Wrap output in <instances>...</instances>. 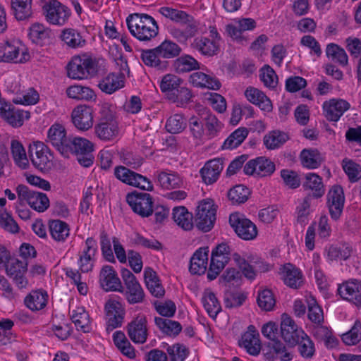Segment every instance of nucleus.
Masks as SVG:
<instances>
[{
    "label": "nucleus",
    "mask_w": 361,
    "mask_h": 361,
    "mask_svg": "<svg viewBox=\"0 0 361 361\" xmlns=\"http://www.w3.org/2000/svg\"><path fill=\"white\" fill-rule=\"evenodd\" d=\"M126 23L131 35L140 41H150L159 32L156 20L147 14H130L126 18Z\"/></svg>",
    "instance_id": "nucleus-1"
},
{
    "label": "nucleus",
    "mask_w": 361,
    "mask_h": 361,
    "mask_svg": "<svg viewBox=\"0 0 361 361\" xmlns=\"http://www.w3.org/2000/svg\"><path fill=\"white\" fill-rule=\"evenodd\" d=\"M93 144L88 140L80 137H68L63 154L68 157L69 154L77 155L80 165L89 167L93 164L94 157L92 154Z\"/></svg>",
    "instance_id": "nucleus-2"
},
{
    "label": "nucleus",
    "mask_w": 361,
    "mask_h": 361,
    "mask_svg": "<svg viewBox=\"0 0 361 361\" xmlns=\"http://www.w3.org/2000/svg\"><path fill=\"white\" fill-rule=\"evenodd\" d=\"M97 71L96 59L87 55L75 56L67 65V75L74 80L91 78L95 75Z\"/></svg>",
    "instance_id": "nucleus-3"
},
{
    "label": "nucleus",
    "mask_w": 361,
    "mask_h": 361,
    "mask_svg": "<svg viewBox=\"0 0 361 361\" xmlns=\"http://www.w3.org/2000/svg\"><path fill=\"white\" fill-rule=\"evenodd\" d=\"M98 123L94 127L97 136L102 140H112L118 135L119 129L113 111L106 104L99 111Z\"/></svg>",
    "instance_id": "nucleus-4"
},
{
    "label": "nucleus",
    "mask_w": 361,
    "mask_h": 361,
    "mask_svg": "<svg viewBox=\"0 0 361 361\" xmlns=\"http://www.w3.org/2000/svg\"><path fill=\"white\" fill-rule=\"evenodd\" d=\"M262 335L270 340L268 347L273 350L275 354L268 355V358H278L281 361H291L293 354L289 352L284 344L278 340L279 328L278 325L274 322H269L264 324L261 329Z\"/></svg>",
    "instance_id": "nucleus-5"
},
{
    "label": "nucleus",
    "mask_w": 361,
    "mask_h": 361,
    "mask_svg": "<svg viewBox=\"0 0 361 361\" xmlns=\"http://www.w3.org/2000/svg\"><path fill=\"white\" fill-rule=\"evenodd\" d=\"M16 191L20 206L27 203L32 209L38 212H43L49 207V200L43 192L33 190L23 184L18 185Z\"/></svg>",
    "instance_id": "nucleus-6"
},
{
    "label": "nucleus",
    "mask_w": 361,
    "mask_h": 361,
    "mask_svg": "<svg viewBox=\"0 0 361 361\" xmlns=\"http://www.w3.org/2000/svg\"><path fill=\"white\" fill-rule=\"evenodd\" d=\"M121 277L124 283L122 293L130 305L143 302L145 294L135 275L130 270L122 269Z\"/></svg>",
    "instance_id": "nucleus-7"
},
{
    "label": "nucleus",
    "mask_w": 361,
    "mask_h": 361,
    "mask_svg": "<svg viewBox=\"0 0 361 361\" xmlns=\"http://www.w3.org/2000/svg\"><path fill=\"white\" fill-rule=\"evenodd\" d=\"M32 164L38 170L47 172L53 166V155L49 148L42 142H35L28 149Z\"/></svg>",
    "instance_id": "nucleus-8"
},
{
    "label": "nucleus",
    "mask_w": 361,
    "mask_h": 361,
    "mask_svg": "<svg viewBox=\"0 0 361 361\" xmlns=\"http://www.w3.org/2000/svg\"><path fill=\"white\" fill-rule=\"evenodd\" d=\"M231 248L227 243L219 244L212 250L207 279L214 280L225 267L231 257Z\"/></svg>",
    "instance_id": "nucleus-9"
},
{
    "label": "nucleus",
    "mask_w": 361,
    "mask_h": 361,
    "mask_svg": "<svg viewBox=\"0 0 361 361\" xmlns=\"http://www.w3.org/2000/svg\"><path fill=\"white\" fill-rule=\"evenodd\" d=\"M114 176L122 183L139 188L147 191L153 190L152 182L145 176L137 173L124 166H117L114 168Z\"/></svg>",
    "instance_id": "nucleus-10"
},
{
    "label": "nucleus",
    "mask_w": 361,
    "mask_h": 361,
    "mask_svg": "<svg viewBox=\"0 0 361 361\" xmlns=\"http://www.w3.org/2000/svg\"><path fill=\"white\" fill-rule=\"evenodd\" d=\"M229 224L237 235L244 240H252L257 236L256 225L240 213L231 214Z\"/></svg>",
    "instance_id": "nucleus-11"
},
{
    "label": "nucleus",
    "mask_w": 361,
    "mask_h": 361,
    "mask_svg": "<svg viewBox=\"0 0 361 361\" xmlns=\"http://www.w3.org/2000/svg\"><path fill=\"white\" fill-rule=\"evenodd\" d=\"M216 208L211 200H204L197 207L195 224L199 230L209 232L216 221Z\"/></svg>",
    "instance_id": "nucleus-12"
},
{
    "label": "nucleus",
    "mask_w": 361,
    "mask_h": 361,
    "mask_svg": "<svg viewBox=\"0 0 361 361\" xmlns=\"http://www.w3.org/2000/svg\"><path fill=\"white\" fill-rule=\"evenodd\" d=\"M126 201L132 210L142 217L153 214V198L147 192L134 191L126 195Z\"/></svg>",
    "instance_id": "nucleus-13"
},
{
    "label": "nucleus",
    "mask_w": 361,
    "mask_h": 361,
    "mask_svg": "<svg viewBox=\"0 0 361 361\" xmlns=\"http://www.w3.org/2000/svg\"><path fill=\"white\" fill-rule=\"evenodd\" d=\"M281 334L284 341L290 346L293 347L297 345L300 339L305 336V331L298 328L293 319L286 314L282 315L281 323Z\"/></svg>",
    "instance_id": "nucleus-14"
},
{
    "label": "nucleus",
    "mask_w": 361,
    "mask_h": 361,
    "mask_svg": "<svg viewBox=\"0 0 361 361\" xmlns=\"http://www.w3.org/2000/svg\"><path fill=\"white\" fill-rule=\"evenodd\" d=\"M47 20L53 25H63L70 16V10L57 0H51L43 6Z\"/></svg>",
    "instance_id": "nucleus-15"
},
{
    "label": "nucleus",
    "mask_w": 361,
    "mask_h": 361,
    "mask_svg": "<svg viewBox=\"0 0 361 361\" xmlns=\"http://www.w3.org/2000/svg\"><path fill=\"white\" fill-rule=\"evenodd\" d=\"M326 204L331 218L337 221L340 219L345 202V196L341 186L335 185L329 190L326 195Z\"/></svg>",
    "instance_id": "nucleus-16"
},
{
    "label": "nucleus",
    "mask_w": 361,
    "mask_h": 361,
    "mask_svg": "<svg viewBox=\"0 0 361 361\" xmlns=\"http://www.w3.org/2000/svg\"><path fill=\"white\" fill-rule=\"evenodd\" d=\"M6 271L8 276L18 288H25L28 284V281L25 276L27 271V262L25 259H11L10 262L6 265Z\"/></svg>",
    "instance_id": "nucleus-17"
},
{
    "label": "nucleus",
    "mask_w": 361,
    "mask_h": 361,
    "mask_svg": "<svg viewBox=\"0 0 361 361\" xmlns=\"http://www.w3.org/2000/svg\"><path fill=\"white\" fill-rule=\"evenodd\" d=\"M106 314V331H111L120 327L124 319L125 310L121 302L109 300L105 305Z\"/></svg>",
    "instance_id": "nucleus-18"
},
{
    "label": "nucleus",
    "mask_w": 361,
    "mask_h": 361,
    "mask_svg": "<svg viewBox=\"0 0 361 361\" xmlns=\"http://www.w3.org/2000/svg\"><path fill=\"white\" fill-rule=\"evenodd\" d=\"M147 321L145 316L139 315L127 326L129 338L135 343L142 344L146 342L148 336Z\"/></svg>",
    "instance_id": "nucleus-19"
},
{
    "label": "nucleus",
    "mask_w": 361,
    "mask_h": 361,
    "mask_svg": "<svg viewBox=\"0 0 361 361\" xmlns=\"http://www.w3.org/2000/svg\"><path fill=\"white\" fill-rule=\"evenodd\" d=\"M338 293L343 299L361 307V281L352 279L343 283L338 286Z\"/></svg>",
    "instance_id": "nucleus-20"
},
{
    "label": "nucleus",
    "mask_w": 361,
    "mask_h": 361,
    "mask_svg": "<svg viewBox=\"0 0 361 361\" xmlns=\"http://www.w3.org/2000/svg\"><path fill=\"white\" fill-rule=\"evenodd\" d=\"M239 345L243 348L251 355H258L261 350L259 334L253 325H250L247 330L241 336L238 341Z\"/></svg>",
    "instance_id": "nucleus-21"
},
{
    "label": "nucleus",
    "mask_w": 361,
    "mask_h": 361,
    "mask_svg": "<svg viewBox=\"0 0 361 361\" xmlns=\"http://www.w3.org/2000/svg\"><path fill=\"white\" fill-rule=\"evenodd\" d=\"M100 285L106 291H123V286L114 269L109 265L104 266L99 274Z\"/></svg>",
    "instance_id": "nucleus-22"
},
{
    "label": "nucleus",
    "mask_w": 361,
    "mask_h": 361,
    "mask_svg": "<svg viewBox=\"0 0 361 361\" xmlns=\"http://www.w3.org/2000/svg\"><path fill=\"white\" fill-rule=\"evenodd\" d=\"M75 126L80 130H87L93 125L92 109L87 105H79L72 112Z\"/></svg>",
    "instance_id": "nucleus-23"
},
{
    "label": "nucleus",
    "mask_w": 361,
    "mask_h": 361,
    "mask_svg": "<svg viewBox=\"0 0 361 361\" xmlns=\"http://www.w3.org/2000/svg\"><path fill=\"white\" fill-rule=\"evenodd\" d=\"M349 108V103L343 99H332L323 104L324 116L329 121H338Z\"/></svg>",
    "instance_id": "nucleus-24"
},
{
    "label": "nucleus",
    "mask_w": 361,
    "mask_h": 361,
    "mask_svg": "<svg viewBox=\"0 0 361 361\" xmlns=\"http://www.w3.org/2000/svg\"><path fill=\"white\" fill-rule=\"evenodd\" d=\"M208 247H200L192 255L190 261L189 271L195 275L204 274L207 270L208 262Z\"/></svg>",
    "instance_id": "nucleus-25"
},
{
    "label": "nucleus",
    "mask_w": 361,
    "mask_h": 361,
    "mask_svg": "<svg viewBox=\"0 0 361 361\" xmlns=\"http://www.w3.org/2000/svg\"><path fill=\"white\" fill-rule=\"evenodd\" d=\"M223 170V161L214 159L208 161L200 170L201 176L206 184H212L217 180Z\"/></svg>",
    "instance_id": "nucleus-26"
},
{
    "label": "nucleus",
    "mask_w": 361,
    "mask_h": 361,
    "mask_svg": "<svg viewBox=\"0 0 361 361\" xmlns=\"http://www.w3.org/2000/svg\"><path fill=\"white\" fill-rule=\"evenodd\" d=\"M18 54L19 48L8 42L0 46V62L14 61L15 63H23L30 58V55L25 52H23L20 58Z\"/></svg>",
    "instance_id": "nucleus-27"
},
{
    "label": "nucleus",
    "mask_w": 361,
    "mask_h": 361,
    "mask_svg": "<svg viewBox=\"0 0 361 361\" xmlns=\"http://www.w3.org/2000/svg\"><path fill=\"white\" fill-rule=\"evenodd\" d=\"M284 283L291 288L298 289L303 283L301 271L292 264H286L282 268Z\"/></svg>",
    "instance_id": "nucleus-28"
},
{
    "label": "nucleus",
    "mask_w": 361,
    "mask_h": 361,
    "mask_svg": "<svg viewBox=\"0 0 361 361\" xmlns=\"http://www.w3.org/2000/svg\"><path fill=\"white\" fill-rule=\"evenodd\" d=\"M198 115L205 122L206 136L207 138L212 139L217 136L222 128V125L218 121L216 116L212 114L207 108L199 109Z\"/></svg>",
    "instance_id": "nucleus-29"
},
{
    "label": "nucleus",
    "mask_w": 361,
    "mask_h": 361,
    "mask_svg": "<svg viewBox=\"0 0 361 361\" xmlns=\"http://www.w3.org/2000/svg\"><path fill=\"white\" fill-rule=\"evenodd\" d=\"M305 179L302 188L305 190L312 191V194H310L312 196V199H318L324 195V185L322 178L319 175L314 173H309L305 175Z\"/></svg>",
    "instance_id": "nucleus-30"
},
{
    "label": "nucleus",
    "mask_w": 361,
    "mask_h": 361,
    "mask_svg": "<svg viewBox=\"0 0 361 361\" xmlns=\"http://www.w3.org/2000/svg\"><path fill=\"white\" fill-rule=\"evenodd\" d=\"M140 58L145 65L157 70L165 71L169 66V61L161 59V56H159L155 48L142 49Z\"/></svg>",
    "instance_id": "nucleus-31"
},
{
    "label": "nucleus",
    "mask_w": 361,
    "mask_h": 361,
    "mask_svg": "<svg viewBox=\"0 0 361 361\" xmlns=\"http://www.w3.org/2000/svg\"><path fill=\"white\" fill-rule=\"evenodd\" d=\"M245 95L250 102L258 106L262 110L267 112L271 111V100L259 90L249 87L246 89Z\"/></svg>",
    "instance_id": "nucleus-32"
},
{
    "label": "nucleus",
    "mask_w": 361,
    "mask_h": 361,
    "mask_svg": "<svg viewBox=\"0 0 361 361\" xmlns=\"http://www.w3.org/2000/svg\"><path fill=\"white\" fill-rule=\"evenodd\" d=\"M68 137L66 136L65 128L59 124L53 125L48 130V142H49L61 154L64 152Z\"/></svg>",
    "instance_id": "nucleus-33"
},
{
    "label": "nucleus",
    "mask_w": 361,
    "mask_h": 361,
    "mask_svg": "<svg viewBox=\"0 0 361 361\" xmlns=\"http://www.w3.org/2000/svg\"><path fill=\"white\" fill-rule=\"evenodd\" d=\"M123 78V73L118 75L109 73L99 82L98 87L103 92L110 94L124 86Z\"/></svg>",
    "instance_id": "nucleus-34"
},
{
    "label": "nucleus",
    "mask_w": 361,
    "mask_h": 361,
    "mask_svg": "<svg viewBox=\"0 0 361 361\" xmlns=\"http://www.w3.org/2000/svg\"><path fill=\"white\" fill-rule=\"evenodd\" d=\"M144 276L147 288L150 293L156 298L163 297L165 290L157 273L152 268L147 267L145 269Z\"/></svg>",
    "instance_id": "nucleus-35"
},
{
    "label": "nucleus",
    "mask_w": 361,
    "mask_h": 361,
    "mask_svg": "<svg viewBox=\"0 0 361 361\" xmlns=\"http://www.w3.org/2000/svg\"><path fill=\"white\" fill-rule=\"evenodd\" d=\"M191 47L202 55L208 56H214L219 51V45L216 42L204 37L195 38L191 43Z\"/></svg>",
    "instance_id": "nucleus-36"
},
{
    "label": "nucleus",
    "mask_w": 361,
    "mask_h": 361,
    "mask_svg": "<svg viewBox=\"0 0 361 361\" xmlns=\"http://www.w3.org/2000/svg\"><path fill=\"white\" fill-rule=\"evenodd\" d=\"M49 231L51 237L56 242H65L70 235L69 225L59 219L49 221Z\"/></svg>",
    "instance_id": "nucleus-37"
},
{
    "label": "nucleus",
    "mask_w": 361,
    "mask_h": 361,
    "mask_svg": "<svg viewBox=\"0 0 361 361\" xmlns=\"http://www.w3.org/2000/svg\"><path fill=\"white\" fill-rule=\"evenodd\" d=\"M172 215L176 224L184 231H190L193 228V216L186 207L183 206L174 207Z\"/></svg>",
    "instance_id": "nucleus-38"
},
{
    "label": "nucleus",
    "mask_w": 361,
    "mask_h": 361,
    "mask_svg": "<svg viewBox=\"0 0 361 361\" xmlns=\"http://www.w3.org/2000/svg\"><path fill=\"white\" fill-rule=\"evenodd\" d=\"M47 293L42 290L32 291L24 300L25 305L32 311L42 310L47 303Z\"/></svg>",
    "instance_id": "nucleus-39"
},
{
    "label": "nucleus",
    "mask_w": 361,
    "mask_h": 361,
    "mask_svg": "<svg viewBox=\"0 0 361 361\" xmlns=\"http://www.w3.org/2000/svg\"><path fill=\"white\" fill-rule=\"evenodd\" d=\"M190 82L197 87H207L216 90L221 87L219 80L212 78L202 72H195L191 74Z\"/></svg>",
    "instance_id": "nucleus-40"
},
{
    "label": "nucleus",
    "mask_w": 361,
    "mask_h": 361,
    "mask_svg": "<svg viewBox=\"0 0 361 361\" xmlns=\"http://www.w3.org/2000/svg\"><path fill=\"white\" fill-rule=\"evenodd\" d=\"M71 320L78 331L89 333L92 331V326L88 312L83 307H78L73 311Z\"/></svg>",
    "instance_id": "nucleus-41"
},
{
    "label": "nucleus",
    "mask_w": 361,
    "mask_h": 361,
    "mask_svg": "<svg viewBox=\"0 0 361 361\" xmlns=\"http://www.w3.org/2000/svg\"><path fill=\"white\" fill-rule=\"evenodd\" d=\"M68 97L76 100H94L96 98L94 92L87 86L75 85L68 87L66 90Z\"/></svg>",
    "instance_id": "nucleus-42"
},
{
    "label": "nucleus",
    "mask_w": 361,
    "mask_h": 361,
    "mask_svg": "<svg viewBox=\"0 0 361 361\" xmlns=\"http://www.w3.org/2000/svg\"><path fill=\"white\" fill-rule=\"evenodd\" d=\"M173 66L178 73L190 72L200 68L198 61L188 54L181 56L173 61Z\"/></svg>",
    "instance_id": "nucleus-43"
},
{
    "label": "nucleus",
    "mask_w": 361,
    "mask_h": 361,
    "mask_svg": "<svg viewBox=\"0 0 361 361\" xmlns=\"http://www.w3.org/2000/svg\"><path fill=\"white\" fill-rule=\"evenodd\" d=\"M154 322L164 334L169 336L176 337L182 331L181 324L176 321L156 317Z\"/></svg>",
    "instance_id": "nucleus-44"
},
{
    "label": "nucleus",
    "mask_w": 361,
    "mask_h": 361,
    "mask_svg": "<svg viewBox=\"0 0 361 361\" xmlns=\"http://www.w3.org/2000/svg\"><path fill=\"white\" fill-rule=\"evenodd\" d=\"M158 12L167 19L176 23H187L191 20V16L185 11L173 8L169 6H162Z\"/></svg>",
    "instance_id": "nucleus-45"
},
{
    "label": "nucleus",
    "mask_w": 361,
    "mask_h": 361,
    "mask_svg": "<svg viewBox=\"0 0 361 361\" xmlns=\"http://www.w3.org/2000/svg\"><path fill=\"white\" fill-rule=\"evenodd\" d=\"M155 50L158 51L163 60L176 58L182 51L179 45L169 39L162 42L158 47H155Z\"/></svg>",
    "instance_id": "nucleus-46"
},
{
    "label": "nucleus",
    "mask_w": 361,
    "mask_h": 361,
    "mask_svg": "<svg viewBox=\"0 0 361 361\" xmlns=\"http://www.w3.org/2000/svg\"><path fill=\"white\" fill-rule=\"evenodd\" d=\"M300 159L303 166L308 169L318 168L323 159L317 149H304L300 153Z\"/></svg>",
    "instance_id": "nucleus-47"
},
{
    "label": "nucleus",
    "mask_w": 361,
    "mask_h": 361,
    "mask_svg": "<svg viewBox=\"0 0 361 361\" xmlns=\"http://www.w3.org/2000/svg\"><path fill=\"white\" fill-rule=\"evenodd\" d=\"M62 40L71 48L77 49L82 47L86 44V40L81 34L75 29H66L61 35Z\"/></svg>",
    "instance_id": "nucleus-48"
},
{
    "label": "nucleus",
    "mask_w": 361,
    "mask_h": 361,
    "mask_svg": "<svg viewBox=\"0 0 361 361\" xmlns=\"http://www.w3.org/2000/svg\"><path fill=\"white\" fill-rule=\"evenodd\" d=\"M326 54L329 59L339 63L341 66H345L348 63V57L345 51L336 44H329L326 46Z\"/></svg>",
    "instance_id": "nucleus-49"
},
{
    "label": "nucleus",
    "mask_w": 361,
    "mask_h": 361,
    "mask_svg": "<svg viewBox=\"0 0 361 361\" xmlns=\"http://www.w3.org/2000/svg\"><path fill=\"white\" fill-rule=\"evenodd\" d=\"M31 2L32 0H12L13 15L18 20H23L31 16Z\"/></svg>",
    "instance_id": "nucleus-50"
},
{
    "label": "nucleus",
    "mask_w": 361,
    "mask_h": 361,
    "mask_svg": "<svg viewBox=\"0 0 361 361\" xmlns=\"http://www.w3.org/2000/svg\"><path fill=\"white\" fill-rule=\"evenodd\" d=\"M157 180L160 185L166 189L179 188L183 184L182 178L174 172L161 171L157 175Z\"/></svg>",
    "instance_id": "nucleus-51"
},
{
    "label": "nucleus",
    "mask_w": 361,
    "mask_h": 361,
    "mask_svg": "<svg viewBox=\"0 0 361 361\" xmlns=\"http://www.w3.org/2000/svg\"><path fill=\"white\" fill-rule=\"evenodd\" d=\"M248 135L246 128H239L233 131L224 141L222 149H233L242 144Z\"/></svg>",
    "instance_id": "nucleus-52"
},
{
    "label": "nucleus",
    "mask_w": 361,
    "mask_h": 361,
    "mask_svg": "<svg viewBox=\"0 0 361 361\" xmlns=\"http://www.w3.org/2000/svg\"><path fill=\"white\" fill-rule=\"evenodd\" d=\"M202 303L208 314L215 318L221 311V306L216 295L212 292H205L202 298Z\"/></svg>",
    "instance_id": "nucleus-53"
},
{
    "label": "nucleus",
    "mask_w": 361,
    "mask_h": 361,
    "mask_svg": "<svg viewBox=\"0 0 361 361\" xmlns=\"http://www.w3.org/2000/svg\"><path fill=\"white\" fill-rule=\"evenodd\" d=\"M50 33L42 24L35 23L30 27L28 36L32 42L42 45L49 38Z\"/></svg>",
    "instance_id": "nucleus-54"
},
{
    "label": "nucleus",
    "mask_w": 361,
    "mask_h": 361,
    "mask_svg": "<svg viewBox=\"0 0 361 361\" xmlns=\"http://www.w3.org/2000/svg\"><path fill=\"white\" fill-rule=\"evenodd\" d=\"M11 149L15 163L23 169H27L28 159L23 145L19 141L13 140L11 143Z\"/></svg>",
    "instance_id": "nucleus-55"
},
{
    "label": "nucleus",
    "mask_w": 361,
    "mask_h": 361,
    "mask_svg": "<svg viewBox=\"0 0 361 361\" xmlns=\"http://www.w3.org/2000/svg\"><path fill=\"white\" fill-rule=\"evenodd\" d=\"M181 78L172 74L164 75L160 82V89L162 92L167 93V96L174 93L176 90L183 84Z\"/></svg>",
    "instance_id": "nucleus-56"
},
{
    "label": "nucleus",
    "mask_w": 361,
    "mask_h": 361,
    "mask_svg": "<svg viewBox=\"0 0 361 361\" xmlns=\"http://www.w3.org/2000/svg\"><path fill=\"white\" fill-rule=\"evenodd\" d=\"M14 322L10 319H0V344L6 345L15 341L16 335L11 331Z\"/></svg>",
    "instance_id": "nucleus-57"
},
{
    "label": "nucleus",
    "mask_w": 361,
    "mask_h": 361,
    "mask_svg": "<svg viewBox=\"0 0 361 361\" xmlns=\"http://www.w3.org/2000/svg\"><path fill=\"white\" fill-rule=\"evenodd\" d=\"M288 138L284 133L273 131L264 137V144L268 149H274L285 143Z\"/></svg>",
    "instance_id": "nucleus-58"
},
{
    "label": "nucleus",
    "mask_w": 361,
    "mask_h": 361,
    "mask_svg": "<svg viewBox=\"0 0 361 361\" xmlns=\"http://www.w3.org/2000/svg\"><path fill=\"white\" fill-rule=\"evenodd\" d=\"M257 302L258 306L264 311H271L276 304V300L271 290L264 289L259 291Z\"/></svg>",
    "instance_id": "nucleus-59"
},
{
    "label": "nucleus",
    "mask_w": 361,
    "mask_h": 361,
    "mask_svg": "<svg viewBox=\"0 0 361 361\" xmlns=\"http://www.w3.org/2000/svg\"><path fill=\"white\" fill-rule=\"evenodd\" d=\"M170 361H184L189 354L188 348L183 344L177 343L166 348Z\"/></svg>",
    "instance_id": "nucleus-60"
},
{
    "label": "nucleus",
    "mask_w": 361,
    "mask_h": 361,
    "mask_svg": "<svg viewBox=\"0 0 361 361\" xmlns=\"http://www.w3.org/2000/svg\"><path fill=\"white\" fill-rule=\"evenodd\" d=\"M24 115L27 118L30 117L27 111L11 107L10 110L7 111L6 116L4 115L3 118L13 127H20L23 124Z\"/></svg>",
    "instance_id": "nucleus-61"
},
{
    "label": "nucleus",
    "mask_w": 361,
    "mask_h": 361,
    "mask_svg": "<svg viewBox=\"0 0 361 361\" xmlns=\"http://www.w3.org/2000/svg\"><path fill=\"white\" fill-rule=\"evenodd\" d=\"M249 194V189L247 187L238 185L230 189L227 195L233 203L241 204L247 201Z\"/></svg>",
    "instance_id": "nucleus-62"
},
{
    "label": "nucleus",
    "mask_w": 361,
    "mask_h": 361,
    "mask_svg": "<svg viewBox=\"0 0 361 361\" xmlns=\"http://www.w3.org/2000/svg\"><path fill=\"white\" fill-rule=\"evenodd\" d=\"M311 200L312 196L307 195L296 208L297 222L302 226L307 223Z\"/></svg>",
    "instance_id": "nucleus-63"
},
{
    "label": "nucleus",
    "mask_w": 361,
    "mask_h": 361,
    "mask_svg": "<svg viewBox=\"0 0 361 361\" xmlns=\"http://www.w3.org/2000/svg\"><path fill=\"white\" fill-rule=\"evenodd\" d=\"M361 340V322L356 321L350 330L343 334L342 341L348 345L357 344Z\"/></svg>",
    "instance_id": "nucleus-64"
}]
</instances>
